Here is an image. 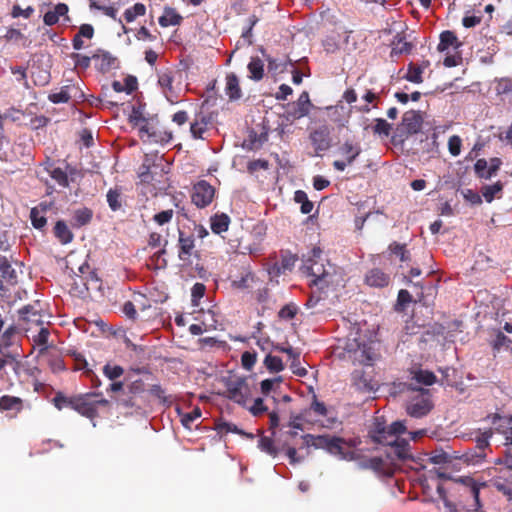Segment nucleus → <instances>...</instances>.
<instances>
[{
	"label": "nucleus",
	"instance_id": "1",
	"mask_svg": "<svg viewBox=\"0 0 512 512\" xmlns=\"http://www.w3.org/2000/svg\"><path fill=\"white\" fill-rule=\"evenodd\" d=\"M304 447H313L315 449H322L331 455L338 456L340 459L351 460L353 452L345 451L347 441L344 438L324 435L305 434L302 436Z\"/></svg>",
	"mask_w": 512,
	"mask_h": 512
},
{
	"label": "nucleus",
	"instance_id": "2",
	"mask_svg": "<svg viewBox=\"0 0 512 512\" xmlns=\"http://www.w3.org/2000/svg\"><path fill=\"white\" fill-rule=\"evenodd\" d=\"M348 358L353 363H358L364 366H373L374 362L379 357L375 348L374 341H366L362 339L349 340L345 347Z\"/></svg>",
	"mask_w": 512,
	"mask_h": 512
},
{
	"label": "nucleus",
	"instance_id": "3",
	"mask_svg": "<svg viewBox=\"0 0 512 512\" xmlns=\"http://www.w3.org/2000/svg\"><path fill=\"white\" fill-rule=\"evenodd\" d=\"M321 254V249L314 247L311 250L310 256L303 265V270L309 276L313 277V284L320 285L324 283L328 285L333 282V274L331 271H334V267L328 264V268H326L325 265L320 261Z\"/></svg>",
	"mask_w": 512,
	"mask_h": 512
},
{
	"label": "nucleus",
	"instance_id": "4",
	"mask_svg": "<svg viewBox=\"0 0 512 512\" xmlns=\"http://www.w3.org/2000/svg\"><path fill=\"white\" fill-rule=\"evenodd\" d=\"M100 395L92 392L76 395L73 410L90 420H94L99 416L98 408L108 407L110 404L107 399L99 398Z\"/></svg>",
	"mask_w": 512,
	"mask_h": 512
},
{
	"label": "nucleus",
	"instance_id": "5",
	"mask_svg": "<svg viewBox=\"0 0 512 512\" xmlns=\"http://www.w3.org/2000/svg\"><path fill=\"white\" fill-rule=\"evenodd\" d=\"M453 481L460 486L459 490L462 491L464 494L469 495L473 499V504L470 505V509L477 511L481 508L480 503V488L485 487V483L478 484L472 477L469 476H463L456 479H453Z\"/></svg>",
	"mask_w": 512,
	"mask_h": 512
},
{
	"label": "nucleus",
	"instance_id": "6",
	"mask_svg": "<svg viewBox=\"0 0 512 512\" xmlns=\"http://www.w3.org/2000/svg\"><path fill=\"white\" fill-rule=\"evenodd\" d=\"M215 196V188L206 180H200L193 186L191 195L192 202L198 208L207 207Z\"/></svg>",
	"mask_w": 512,
	"mask_h": 512
},
{
	"label": "nucleus",
	"instance_id": "7",
	"mask_svg": "<svg viewBox=\"0 0 512 512\" xmlns=\"http://www.w3.org/2000/svg\"><path fill=\"white\" fill-rule=\"evenodd\" d=\"M406 432V426L402 421H395L390 426L377 425L374 430L375 442H386L390 439L400 438L399 435Z\"/></svg>",
	"mask_w": 512,
	"mask_h": 512
},
{
	"label": "nucleus",
	"instance_id": "8",
	"mask_svg": "<svg viewBox=\"0 0 512 512\" xmlns=\"http://www.w3.org/2000/svg\"><path fill=\"white\" fill-rule=\"evenodd\" d=\"M139 126V137L143 141H149L154 143H168L172 140L173 135L170 131H158L151 126L146 119Z\"/></svg>",
	"mask_w": 512,
	"mask_h": 512
},
{
	"label": "nucleus",
	"instance_id": "9",
	"mask_svg": "<svg viewBox=\"0 0 512 512\" xmlns=\"http://www.w3.org/2000/svg\"><path fill=\"white\" fill-rule=\"evenodd\" d=\"M502 165V160L498 157L490 158L489 165L486 159L480 158L474 164V173L479 179H491L497 174Z\"/></svg>",
	"mask_w": 512,
	"mask_h": 512
},
{
	"label": "nucleus",
	"instance_id": "10",
	"mask_svg": "<svg viewBox=\"0 0 512 512\" xmlns=\"http://www.w3.org/2000/svg\"><path fill=\"white\" fill-rule=\"evenodd\" d=\"M226 393L230 400L244 405L249 396L250 389L245 379L237 378L228 383Z\"/></svg>",
	"mask_w": 512,
	"mask_h": 512
},
{
	"label": "nucleus",
	"instance_id": "11",
	"mask_svg": "<svg viewBox=\"0 0 512 512\" xmlns=\"http://www.w3.org/2000/svg\"><path fill=\"white\" fill-rule=\"evenodd\" d=\"M352 386L364 393L375 391L378 387L370 372L364 369H355L351 374Z\"/></svg>",
	"mask_w": 512,
	"mask_h": 512
},
{
	"label": "nucleus",
	"instance_id": "12",
	"mask_svg": "<svg viewBox=\"0 0 512 512\" xmlns=\"http://www.w3.org/2000/svg\"><path fill=\"white\" fill-rule=\"evenodd\" d=\"M433 408L430 396L426 392L414 397L407 406V413L414 418L426 416Z\"/></svg>",
	"mask_w": 512,
	"mask_h": 512
},
{
	"label": "nucleus",
	"instance_id": "13",
	"mask_svg": "<svg viewBox=\"0 0 512 512\" xmlns=\"http://www.w3.org/2000/svg\"><path fill=\"white\" fill-rule=\"evenodd\" d=\"M379 444L389 446L391 451L387 453L388 457L394 456L396 459L405 461L412 459L411 447L409 441L403 438H394L386 442H378Z\"/></svg>",
	"mask_w": 512,
	"mask_h": 512
},
{
	"label": "nucleus",
	"instance_id": "14",
	"mask_svg": "<svg viewBox=\"0 0 512 512\" xmlns=\"http://www.w3.org/2000/svg\"><path fill=\"white\" fill-rule=\"evenodd\" d=\"M80 275L75 279V285H82L87 292L90 290H97L100 288V279L94 270L90 269L88 264H83L79 267Z\"/></svg>",
	"mask_w": 512,
	"mask_h": 512
},
{
	"label": "nucleus",
	"instance_id": "15",
	"mask_svg": "<svg viewBox=\"0 0 512 512\" xmlns=\"http://www.w3.org/2000/svg\"><path fill=\"white\" fill-rule=\"evenodd\" d=\"M361 468L370 469L382 477H392L395 473V466L381 457H371L361 462Z\"/></svg>",
	"mask_w": 512,
	"mask_h": 512
},
{
	"label": "nucleus",
	"instance_id": "16",
	"mask_svg": "<svg viewBox=\"0 0 512 512\" xmlns=\"http://www.w3.org/2000/svg\"><path fill=\"white\" fill-rule=\"evenodd\" d=\"M423 124V118L418 111H407L402 117L401 126L409 135L418 133Z\"/></svg>",
	"mask_w": 512,
	"mask_h": 512
},
{
	"label": "nucleus",
	"instance_id": "17",
	"mask_svg": "<svg viewBox=\"0 0 512 512\" xmlns=\"http://www.w3.org/2000/svg\"><path fill=\"white\" fill-rule=\"evenodd\" d=\"M195 239L193 234H185L179 230L178 239V257L180 260L186 262L190 260L195 248Z\"/></svg>",
	"mask_w": 512,
	"mask_h": 512
},
{
	"label": "nucleus",
	"instance_id": "18",
	"mask_svg": "<svg viewBox=\"0 0 512 512\" xmlns=\"http://www.w3.org/2000/svg\"><path fill=\"white\" fill-rule=\"evenodd\" d=\"M18 282L16 270L5 256H0V289L4 284L15 285Z\"/></svg>",
	"mask_w": 512,
	"mask_h": 512
},
{
	"label": "nucleus",
	"instance_id": "19",
	"mask_svg": "<svg viewBox=\"0 0 512 512\" xmlns=\"http://www.w3.org/2000/svg\"><path fill=\"white\" fill-rule=\"evenodd\" d=\"M297 261V256L290 252H284L281 254V259L276 262L271 268L269 273L273 276H279L285 274L287 271H291Z\"/></svg>",
	"mask_w": 512,
	"mask_h": 512
},
{
	"label": "nucleus",
	"instance_id": "20",
	"mask_svg": "<svg viewBox=\"0 0 512 512\" xmlns=\"http://www.w3.org/2000/svg\"><path fill=\"white\" fill-rule=\"evenodd\" d=\"M390 276L379 268L369 270L365 276V283L371 287L383 288L389 285Z\"/></svg>",
	"mask_w": 512,
	"mask_h": 512
},
{
	"label": "nucleus",
	"instance_id": "21",
	"mask_svg": "<svg viewBox=\"0 0 512 512\" xmlns=\"http://www.w3.org/2000/svg\"><path fill=\"white\" fill-rule=\"evenodd\" d=\"M225 80V94L228 96L229 100H239L242 97L243 93L237 75L235 73H228L226 75Z\"/></svg>",
	"mask_w": 512,
	"mask_h": 512
},
{
	"label": "nucleus",
	"instance_id": "22",
	"mask_svg": "<svg viewBox=\"0 0 512 512\" xmlns=\"http://www.w3.org/2000/svg\"><path fill=\"white\" fill-rule=\"evenodd\" d=\"M254 283L255 275L249 269H243L240 274L231 281L232 287L238 290L250 289L253 287Z\"/></svg>",
	"mask_w": 512,
	"mask_h": 512
},
{
	"label": "nucleus",
	"instance_id": "23",
	"mask_svg": "<svg viewBox=\"0 0 512 512\" xmlns=\"http://www.w3.org/2000/svg\"><path fill=\"white\" fill-rule=\"evenodd\" d=\"M310 99L309 94L304 91L300 94L297 101L294 103L293 111L290 112V115L294 119H299L304 116H306L309 113V107H310Z\"/></svg>",
	"mask_w": 512,
	"mask_h": 512
},
{
	"label": "nucleus",
	"instance_id": "24",
	"mask_svg": "<svg viewBox=\"0 0 512 512\" xmlns=\"http://www.w3.org/2000/svg\"><path fill=\"white\" fill-rule=\"evenodd\" d=\"M23 410V400L20 397L3 395L0 397V412L14 411L16 414Z\"/></svg>",
	"mask_w": 512,
	"mask_h": 512
},
{
	"label": "nucleus",
	"instance_id": "25",
	"mask_svg": "<svg viewBox=\"0 0 512 512\" xmlns=\"http://www.w3.org/2000/svg\"><path fill=\"white\" fill-rule=\"evenodd\" d=\"M50 336V331L47 327H44L43 324L37 335L33 336V343L39 347V356L46 355L50 353V349L54 346L48 344V339Z\"/></svg>",
	"mask_w": 512,
	"mask_h": 512
},
{
	"label": "nucleus",
	"instance_id": "26",
	"mask_svg": "<svg viewBox=\"0 0 512 512\" xmlns=\"http://www.w3.org/2000/svg\"><path fill=\"white\" fill-rule=\"evenodd\" d=\"M93 217V211L88 207L76 209L73 212L71 225L74 228H80L89 224Z\"/></svg>",
	"mask_w": 512,
	"mask_h": 512
},
{
	"label": "nucleus",
	"instance_id": "27",
	"mask_svg": "<svg viewBox=\"0 0 512 512\" xmlns=\"http://www.w3.org/2000/svg\"><path fill=\"white\" fill-rule=\"evenodd\" d=\"M183 21V17L172 7H165L163 15L159 17V24L162 27L177 26Z\"/></svg>",
	"mask_w": 512,
	"mask_h": 512
},
{
	"label": "nucleus",
	"instance_id": "28",
	"mask_svg": "<svg viewBox=\"0 0 512 512\" xmlns=\"http://www.w3.org/2000/svg\"><path fill=\"white\" fill-rule=\"evenodd\" d=\"M94 36V28L91 24H82L79 31L72 39V46L75 50H81L84 47L82 38L92 39Z\"/></svg>",
	"mask_w": 512,
	"mask_h": 512
},
{
	"label": "nucleus",
	"instance_id": "29",
	"mask_svg": "<svg viewBox=\"0 0 512 512\" xmlns=\"http://www.w3.org/2000/svg\"><path fill=\"white\" fill-rule=\"evenodd\" d=\"M106 199L109 208L113 211H119L123 207L124 203V195L122 193V189L115 187L108 190L106 194Z\"/></svg>",
	"mask_w": 512,
	"mask_h": 512
},
{
	"label": "nucleus",
	"instance_id": "30",
	"mask_svg": "<svg viewBox=\"0 0 512 512\" xmlns=\"http://www.w3.org/2000/svg\"><path fill=\"white\" fill-rule=\"evenodd\" d=\"M339 152L343 157H345L348 164H352L360 155L361 147L358 143H353L347 140L339 147Z\"/></svg>",
	"mask_w": 512,
	"mask_h": 512
},
{
	"label": "nucleus",
	"instance_id": "31",
	"mask_svg": "<svg viewBox=\"0 0 512 512\" xmlns=\"http://www.w3.org/2000/svg\"><path fill=\"white\" fill-rule=\"evenodd\" d=\"M69 11L65 3H58L55 5L54 10H50L44 14L43 21L45 25L52 26L59 21L60 16H65Z\"/></svg>",
	"mask_w": 512,
	"mask_h": 512
},
{
	"label": "nucleus",
	"instance_id": "32",
	"mask_svg": "<svg viewBox=\"0 0 512 512\" xmlns=\"http://www.w3.org/2000/svg\"><path fill=\"white\" fill-rule=\"evenodd\" d=\"M154 159L145 155L142 165L139 168L138 176L143 183H151L154 180L152 168L155 167Z\"/></svg>",
	"mask_w": 512,
	"mask_h": 512
},
{
	"label": "nucleus",
	"instance_id": "33",
	"mask_svg": "<svg viewBox=\"0 0 512 512\" xmlns=\"http://www.w3.org/2000/svg\"><path fill=\"white\" fill-rule=\"evenodd\" d=\"M68 355L72 357L74 361L73 370L74 371H84V374L86 376H95V373L92 369L88 368V362L86 361L85 357L75 351V350H69Z\"/></svg>",
	"mask_w": 512,
	"mask_h": 512
},
{
	"label": "nucleus",
	"instance_id": "34",
	"mask_svg": "<svg viewBox=\"0 0 512 512\" xmlns=\"http://www.w3.org/2000/svg\"><path fill=\"white\" fill-rule=\"evenodd\" d=\"M210 227L213 233L221 234L228 230L230 225V218L227 214H215L211 217Z\"/></svg>",
	"mask_w": 512,
	"mask_h": 512
},
{
	"label": "nucleus",
	"instance_id": "35",
	"mask_svg": "<svg viewBox=\"0 0 512 512\" xmlns=\"http://www.w3.org/2000/svg\"><path fill=\"white\" fill-rule=\"evenodd\" d=\"M54 235L62 244H68L73 240V233L68 228L67 224L63 220L56 222L54 226Z\"/></svg>",
	"mask_w": 512,
	"mask_h": 512
},
{
	"label": "nucleus",
	"instance_id": "36",
	"mask_svg": "<svg viewBox=\"0 0 512 512\" xmlns=\"http://www.w3.org/2000/svg\"><path fill=\"white\" fill-rule=\"evenodd\" d=\"M40 356L47 358L48 365L50 366L53 372H60L65 370L64 360L60 356L59 351L56 349V347L50 349V353Z\"/></svg>",
	"mask_w": 512,
	"mask_h": 512
},
{
	"label": "nucleus",
	"instance_id": "37",
	"mask_svg": "<svg viewBox=\"0 0 512 512\" xmlns=\"http://www.w3.org/2000/svg\"><path fill=\"white\" fill-rule=\"evenodd\" d=\"M461 45V43L458 41L457 36L454 32L446 30L443 31L440 34V42L438 44V51L444 52L447 50L450 46H454L455 48H458Z\"/></svg>",
	"mask_w": 512,
	"mask_h": 512
},
{
	"label": "nucleus",
	"instance_id": "38",
	"mask_svg": "<svg viewBox=\"0 0 512 512\" xmlns=\"http://www.w3.org/2000/svg\"><path fill=\"white\" fill-rule=\"evenodd\" d=\"M247 69L250 73V79L260 81L264 77V63L259 57H252L248 63Z\"/></svg>",
	"mask_w": 512,
	"mask_h": 512
},
{
	"label": "nucleus",
	"instance_id": "39",
	"mask_svg": "<svg viewBox=\"0 0 512 512\" xmlns=\"http://www.w3.org/2000/svg\"><path fill=\"white\" fill-rule=\"evenodd\" d=\"M276 349L282 353L287 354L289 356V358L292 359L291 369L295 375L303 377L307 374V370L305 368H301V369H297V370L295 369V362L299 363L300 353L298 351H296L291 346H289V347L277 346Z\"/></svg>",
	"mask_w": 512,
	"mask_h": 512
},
{
	"label": "nucleus",
	"instance_id": "40",
	"mask_svg": "<svg viewBox=\"0 0 512 512\" xmlns=\"http://www.w3.org/2000/svg\"><path fill=\"white\" fill-rule=\"evenodd\" d=\"M19 317L22 321L27 323H35L42 325L41 315L31 305H26L19 310Z\"/></svg>",
	"mask_w": 512,
	"mask_h": 512
},
{
	"label": "nucleus",
	"instance_id": "41",
	"mask_svg": "<svg viewBox=\"0 0 512 512\" xmlns=\"http://www.w3.org/2000/svg\"><path fill=\"white\" fill-rule=\"evenodd\" d=\"M413 49V44L405 40L404 37L396 36L393 41L391 56H398L401 54H409Z\"/></svg>",
	"mask_w": 512,
	"mask_h": 512
},
{
	"label": "nucleus",
	"instance_id": "42",
	"mask_svg": "<svg viewBox=\"0 0 512 512\" xmlns=\"http://www.w3.org/2000/svg\"><path fill=\"white\" fill-rule=\"evenodd\" d=\"M328 131L326 129L315 130L311 134V140L318 150H326L329 148Z\"/></svg>",
	"mask_w": 512,
	"mask_h": 512
},
{
	"label": "nucleus",
	"instance_id": "43",
	"mask_svg": "<svg viewBox=\"0 0 512 512\" xmlns=\"http://www.w3.org/2000/svg\"><path fill=\"white\" fill-rule=\"evenodd\" d=\"M76 401V395L74 396H66L62 392H57L52 399V403L58 410H62L63 408L73 409Z\"/></svg>",
	"mask_w": 512,
	"mask_h": 512
},
{
	"label": "nucleus",
	"instance_id": "44",
	"mask_svg": "<svg viewBox=\"0 0 512 512\" xmlns=\"http://www.w3.org/2000/svg\"><path fill=\"white\" fill-rule=\"evenodd\" d=\"M17 329L14 325L7 327L2 334H0V353H3V349L9 348L13 345Z\"/></svg>",
	"mask_w": 512,
	"mask_h": 512
},
{
	"label": "nucleus",
	"instance_id": "45",
	"mask_svg": "<svg viewBox=\"0 0 512 512\" xmlns=\"http://www.w3.org/2000/svg\"><path fill=\"white\" fill-rule=\"evenodd\" d=\"M424 72V67L418 66L414 63H410L407 68V73L404 78L412 83L420 84L423 82L422 74Z\"/></svg>",
	"mask_w": 512,
	"mask_h": 512
},
{
	"label": "nucleus",
	"instance_id": "46",
	"mask_svg": "<svg viewBox=\"0 0 512 512\" xmlns=\"http://www.w3.org/2000/svg\"><path fill=\"white\" fill-rule=\"evenodd\" d=\"M294 201L301 204L300 211L302 214H309L314 208L313 202L308 199L307 193L303 190L295 191Z\"/></svg>",
	"mask_w": 512,
	"mask_h": 512
},
{
	"label": "nucleus",
	"instance_id": "47",
	"mask_svg": "<svg viewBox=\"0 0 512 512\" xmlns=\"http://www.w3.org/2000/svg\"><path fill=\"white\" fill-rule=\"evenodd\" d=\"M388 250L391 254L398 257L401 262H407L411 260V255L409 250L406 248V244H400L394 241L389 245Z\"/></svg>",
	"mask_w": 512,
	"mask_h": 512
},
{
	"label": "nucleus",
	"instance_id": "48",
	"mask_svg": "<svg viewBox=\"0 0 512 512\" xmlns=\"http://www.w3.org/2000/svg\"><path fill=\"white\" fill-rule=\"evenodd\" d=\"M208 128V120L202 116L200 119H196L190 125V132L195 139H203L204 133Z\"/></svg>",
	"mask_w": 512,
	"mask_h": 512
},
{
	"label": "nucleus",
	"instance_id": "49",
	"mask_svg": "<svg viewBox=\"0 0 512 512\" xmlns=\"http://www.w3.org/2000/svg\"><path fill=\"white\" fill-rule=\"evenodd\" d=\"M503 187L504 185L501 181H497L492 185H485L481 189L482 196L484 197L486 202L491 203L494 200L495 196L498 193L502 192Z\"/></svg>",
	"mask_w": 512,
	"mask_h": 512
},
{
	"label": "nucleus",
	"instance_id": "50",
	"mask_svg": "<svg viewBox=\"0 0 512 512\" xmlns=\"http://www.w3.org/2000/svg\"><path fill=\"white\" fill-rule=\"evenodd\" d=\"M146 13V6L143 3H136L132 7L125 10L123 16L126 22H133L137 17L144 16Z\"/></svg>",
	"mask_w": 512,
	"mask_h": 512
},
{
	"label": "nucleus",
	"instance_id": "51",
	"mask_svg": "<svg viewBox=\"0 0 512 512\" xmlns=\"http://www.w3.org/2000/svg\"><path fill=\"white\" fill-rule=\"evenodd\" d=\"M491 485L508 499H512V481L508 482V480L498 477L491 481Z\"/></svg>",
	"mask_w": 512,
	"mask_h": 512
},
{
	"label": "nucleus",
	"instance_id": "52",
	"mask_svg": "<svg viewBox=\"0 0 512 512\" xmlns=\"http://www.w3.org/2000/svg\"><path fill=\"white\" fill-rule=\"evenodd\" d=\"M216 430L220 434H227L231 432L243 436L253 437L251 434H247L243 430L238 428L235 424L226 421H220L216 423Z\"/></svg>",
	"mask_w": 512,
	"mask_h": 512
},
{
	"label": "nucleus",
	"instance_id": "53",
	"mask_svg": "<svg viewBox=\"0 0 512 512\" xmlns=\"http://www.w3.org/2000/svg\"><path fill=\"white\" fill-rule=\"evenodd\" d=\"M258 447L260 448L261 451L267 453L272 457H276L279 452L276 446L274 445L272 437L268 436H262L259 439Z\"/></svg>",
	"mask_w": 512,
	"mask_h": 512
},
{
	"label": "nucleus",
	"instance_id": "54",
	"mask_svg": "<svg viewBox=\"0 0 512 512\" xmlns=\"http://www.w3.org/2000/svg\"><path fill=\"white\" fill-rule=\"evenodd\" d=\"M265 367L272 373H278L284 370L282 359L278 356L268 354L264 359Z\"/></svg>",
	"mask_w": 512,
	"mask_h": 512
},
{
	"label": "nucleus",
	"instance_id": "55",
	"mask_svg": "<svg viewBox=\"0 0 512 512\" xmlns=\"http://www.w3.org/2000/svg\"><path fill=\"white\" fill-rule=\"evenodd\" d=\"M158 83L161 86V88L163 89V92H164L167 100L170 102H173V100L171 99V96L169 95V93L173 92V86H172L173 77H172V75L170 73L161 74L158 78Z\"/></svg>",
	"mask_w": 512,
	"mask_h": 512
},
{
	"label": "nucleus",
	"instance_id": "56",
	"mask_svg": "<svg viewBox=\"0 0 512 512\" xmlns=\"http://www.w3.org/2000/svg\"><path fill=\"white\" fill-rule=\"evenodd\" d=\"M413 379L426 386H430L436 382V376L433 372L421 369L414 373Z\"/></svg>",
	"mask_w": 512,
	"mask_h": 512
},
{
	"label": "nucleus",
	"instance_id": "57",
	"mask_svg": "<svg viewBox=\"0 0 512 512\" xmlns=\"http://www.w3.org/2000/svg\"><path fill=\"white\" fill-rule=\"evenodd\" d=\"M150 393L154 397L158 398L161 401V403H163L166 406H170L173 403L172 396L166 395V391L160 385H158V384H155V385L151 386Z\"/></svg>",
	"mask_w": 512,
	"mask_h": 512
},
{
	"label": "nucleus",
	"instance_id": "58",
	"mask_svg": "<svg viewBox=\"0 0 512 512\" xmlns=\"http://www.w3.org/2000/svg\"><path fill=\"white\" fill-rule=\"evenodd\" d=\"M30 220L34 228L36 229H43L46 226L47 219L42 214V212L37 208L34 207L30 211Z\"/></svg>",
	"mask_w": 512,
	"mask_h": 512
},
{
	"label": "nucleus",
	"instance_id": "59",
	"mask_svg": "<svg viewBox=\"0 0 512 512\" xmlns=\"http://www.w3.org/2000/svg\"><path fill=\"white\" fill-rule=\"evenodd\" d=\"M429 460L433 464H447L452 462L453 457L441 449L432 451L430 453Z\"/></svg>",
	"mask_w": 512,
	"mask_h": 512
},
{
	"label": "nucleus",
	"instance_id": "60",
	"mask_svg": "<svg viewBox=\"0 0 512 512\" xmlns=\"http://www.w3.org/2000/svg\"><path fill=\"white\" fill-rule=\"evenodd\" d=\"M492 346L493 349L497 351H499L503 347L510 349L512 351V340L499 331L496 334L495 339L493 340Z\"/></svg>",
	"mask_w": 512,
	"mask_h": 512
},
{
	"label": "nucleus",
	"instance_id": "61",
	"mask_svg": "<svg viewBox=\"0 0 512 512\" xmlns=\"http://www.w3.org/2000/svg\"><path fill=\"white\" fill-rule=\"evenodd\" d=\"M391 129V124H389L385 119H375V125L373 126V132L375 134L388 136L390 134Z\"/></svg>",
	"mask_w": 512,
	"mask_h": 512
},
{
	"label": "nucleus",
	"instance_id": "62",
	"mask_svg": "<svg viewBox=\"0 0 512 512\" xmlns=\"http://www.w3.org/2000/svg\"><path fill=\"white\" fill-rule=\"evenodd\" d=\"M103 373L108 379L115 380L123 375L124 369L119 365L111 366L110 364H106L103 367Z\"/></svg>",
	"mask_w": 512,
	"mask_h": 512
},
{
	"label": "nucleus",
	"instance_id": "63",
	"mask_svg": "<svg viewBox=\"0 0 512 512\" xmlns=\"http://www.w3.org/2000/svg\"><path fill=\"white\" fill-rule=\"evenodd\" d=\"M50 176L54 179L60 186L67 187L69 185L68 176L64 170L61 168H54L50 171Z\"/></svg>",
	"mask_w": 512,
	"mask_h": 512
},
{
	"label": "nucleus",
	"instance_id": "64",
	"mask_svg": "<svg viewBox=\"0 0 512 512\" xmlns=\"http://www.w3.org/2000/svg\"><path fill=\"white\" fill-rule=\"evenodd\" d=\"M462 140L458 135H453L448 140L449 153L456 157L461 152Z\"/></svg>",
	"mask_w": 512,
	"mask_h": 512
}]
</instances>
